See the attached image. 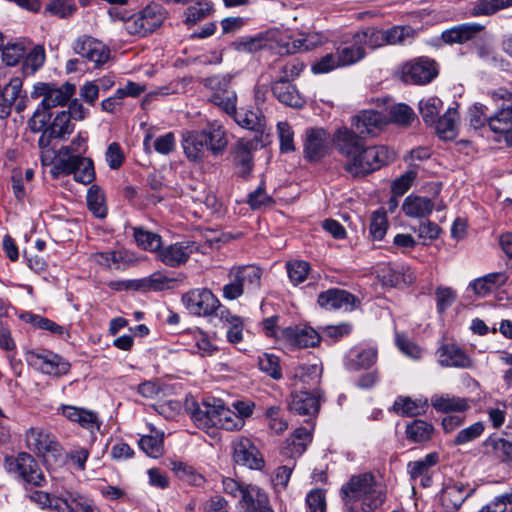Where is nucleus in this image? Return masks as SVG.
<instances>
[{
    "label": "nucleus",
    "instance_id": "nucleus-47",
    "mask_svg": "<svg viewBox=\"0 0 512 512\" xmlns=\"http://www.w3.org/2000/svg\"><path fill=\"white\" fill-rule=\"evenodd\" d=\"M87 206L97 218L107 216V206L105 204L104 192L98 185H91L87 191Z\"/></svg>",
    "mask_w": 512,
    "mask_h": 512
},
{
    "label": "nucleus",
    "instance_id": "nucleus-3",
    "mask_svg": "<svg viewBox=\"0 0 512 512\" xmlns=\"http://www.w3.org/2000/svg\"><path fill=\"white\" fill-rule=\"evenodd\" d=\"M395 156V152L387 146L367 147L364 144L357 152L345 159L344 169L354 177L365 176L389 164Z\"/></svg>",
    "mask_w": 512,
    "mask_h": 512
},
{
    "label": "nucleus",
    "instance_id": "nucleus-22",
    "mask_svg": "<svg viewBox=\"0 0 512 512\" xmlns=\"http://www.w3.org/2000/svg\"><path fill=\"white\" fill-rule=\"evenodd\" d=\"M233 460L236 464L250 469H261L264 460L250 439L240 437L233 442Z\"/></svg>",
    "mask_w": 512,
    "mask_h": 512
},
{
    "label": "nucleus",
    "instance_id": "nucleus-16",
    "mask_svg": "<svg viewBox=\"0 0 512 512\" xmlns=\"http://www.w3.org/2000/svg\"><path fill=\"white\" fill-rule=\"evenodd\" d=\"M199 251V245L194 241H181L160 247L157 259L172 268L185 264L190 256Z\"/></svg>",
    "mask_w": 512,
    "mask_h": 512
},
{
    "label": "nucleus",
    "instance_id": "nucleus-31",
    "mask_svg": "<svg viewBox=\"0 0 512 512\" xmlns=\"http://www.w3.org/2000/svg\"><path fill=\"white\" fill-rule=\"evenodd\" d=\"M61 506L58 512H101L95 502L77 491L63 488Z\"/></svg>",
    "mask_w": 512,
    "mask_h": 512
},
{
    "label": "nucleus",
    "instance_id": "nucleus-24",
    "mask_svg": "<svg viewBox=\"0 0 512 512\" xmlns=\"http://www.w3.org/2000/svg\"><path fill=\"white\" fill-rule=\"evenodd\" d=\"M351 125L357 134L365 138L379 134L386 125V121L380 112L364 110L352 118Z\"/></svg>",
    "mask_w": 512,
    "mask_h": 512
},
{
    "label": "nucleus",
    "instance_id": "nucleus-48",
    "mask_svg": "<svg viewBox=\"0 0 512 512\" xmlns=\"http://www.w3.org/2000/svg\"><path fill=\"white\" fill-rule=\"evenodd\" d=\"M213 11L214 8L211 1L197 0L195 5H191L186 9L184 23L188 26L195 25L209 16Z\"/></svg>",
    "mask_w": 512,
    "mask_h": 512
},
{
    "label": "nucleus",
    "instance_id": "nucleus-13",
    "mask_svg": "<svg viewBox=\"0 0 512 512\" xmlns=\"http://www.w3.org/2000/svg\"><path fill=\"white\" fill-rule=\"evenodd\" d=\"M496 111L489 116V130L501 131V126L512 125V92L498 88L489 93Z\"/></svg>",
    "mask_w": 512,
    "mask_h": 512
},
{
    "label": "nucleus",
    "instance_id": "nucleus-62",
    "mask_svg": "<svg viewBox=\"0 0 512 512\" xmlns=\"http://www.w3.org/2000/svg\"><path fill=\"white\" fill-rule=\"evenodd\" d=\"M322 374V366L319 364H303L296 368L295 377L302 383L316 385L319 383Z\"/></svg>",
    "mask_w": 512,
    "mask_h": 512
},
{
    "label": "nucleus",
    "instance_id": "nucleus-44",
    "mask_svg": "<svg viewBox=\"0 0 512 512\" xmlns=\"http://www.w3.org/2000/svg\"><path fill=\"white\" fill-rule=\"evenodd\" d=\"M356 33V42L365 47L375 50L387 46L385 30L376 27H366Z\"/></svg>",
    "mask_w": 512,
    "mask_h": 512
},
{
    "label": "nucleus",
    "instance_id": "nucleus-20",
    "mask_svg": "<svg viewBox=\"0 0 512 512\" xmlns=\"http://www.w3.org/2000/svg\"><path fill=\"white\" fill-rule=\"evenodd\" d=\"M57 413L91 434L99 431L102 425L99 414L84 407L62 404L57 408Z\"/></svg>",
    "mask_w": 512,
    "mask_h": 512
},
{
    "label": "nucleus",
    "instance_id": "nucleus-64",
    "mask_svg": "<svg viewBox=\"0 0 512 512\" xmlns=\"http://www.w3.org/2000/svg\"><path fill=\"white\" fill-rule=\"evenodd\" d=\"M24 42L8 43L2 50V59L8 66L17 65L26 54Z\"/></svg>",
    "mask_w": 512,
    "mask_h": 512
},
{
    "label": "nucleus",
    "instance_id": "nucleus-35",
    "mask_svg": "<svg viewBox=\"0 0 512 512\" xmlns=\"http://www.w3.org/2000/svg\"><path fill=\"white\" fill-rule=\"evenodd\" d=\"M227 328L226 337L229 343L238 344L243 340L244 319L233 314L228 308H220L216 314Z\"/></svg>",
    "mask_w": 512,
    "mask_h": 512
},
{
    "label": "nucleus",
    "instance_id": "nucleus-27",
    "mask_svg": "<svg viewBox=\"0 0 512 512\" xmlns=\"http://www.w3.org/2000/svg\"><path fill=\"white\" fill-rule=\"evenodd\" d=\"M280 32L267 31L253 37H243L235 43L239 52L254 53L265 48L276 49L279 52Z\"/></svg>",
    "mask_w": 512,
    "mask_h": 512
},
{
    "label": "nucleus",
    "instance_id": "nucleus-63",
    "mask_svg": "<svg viewBox=\"0 0 512 512\" xmlns=\"http://www.w3.org/2000/svg\"><path fill=\"white\" fill-rule=\"evenodd\" d=\"M387 215L384 209H378L371 215L370 235L374 240H382L388 229Z\"/></svg>",
    "mask_w": 512,
    "mask_h": 512
},
{
    "label": "nucleus",
    "instance_id": "nucleus-11",
    "mask_svg": "<svg viewBox=\"0 0 512 512\" xmlns=\"http://www.w3.org/2000/svg\"><path fill=\"white\" fill-rule=\"evenodd\" d=\"M25 442L27 448L39 457H46L48 454L55 455L62 449L56 436L42 426H33L26 430Z\"/></svg>",
    "mask_w": 512,
    "mask_h": 512
},
{
    "label": "nucleus",
    "instance_id": "nucleus-21",
    "mask_svg": "<svg viewBox=\"0 0 512 512\" xmlns=\"http://www.w3.org/2000/svg\"><path fill=\"white\" fill-rule=\"evenodd\" d=\"M222 404L220 399L207 398L201 404L195 405L191 411V419L198 428L203 430L216 427Z\"/></svg>",
    "mask_w": 512,
    "mask_h": 512
},
{
    "label": "nucleus",
    "instance_id": "nucleus-58",
    "mask_svg": "<svg viewBox=\"0 0 512 512\" xmlns=\"http://www.w3.org/2000/svg\"><path fill=\"white\" fill-rule=\"evenodd\" d=\"M438 462L437 453H429L423 459L412 461L408 463V473L412 479H417L421 476H426L429 469L436 465Z\"/></svg>",
    "mask_w": 512,
    "mask_h": 512
},
{
    "label": "nucleus",
    "instance_id": "nucleus-45",
    "mask_svg": "<svg viewBox=\"0 0 512 512\" xmlns=\"http://www.w3.org/2000/svg\"><path fill=\"white\" fill-rule=\"evenodd\" d=\"M174 279L168 277L164 272L157 271L147 278L135 281V289L142 291H163L171 287Z\"/></svg>",
    "mask_w": 512,
    "mask_h": 512
},
{
    "label": "nucleus",
    "instance_id": "nucleus-12",
    "mask_svg": "<svg viewBox=\"0 0 512 512\" xmlns=\"http://www.w3.org/2000/svg\"><path fill=\"white\" fill-rule=\"evenodd\" d=\"M23 81L19 77H12L4 86L0 85V118L6 119L11 115L13 108L19 113L25 105L26 95L22 90Z\"/></svg>",
    "mask_w": 512,
    "mask_h": 512
},
{
    "label": "nucleus",
    "instance_id": "nucleus-15",
    "mask_svg": "<svg viewBox=\"0 0 512 512\" xmlns=\"http://www.w3.org/2000/svg\"><path fill=\"white\" fill-rule=\"evenodd\" d=\"M76 54L92 62L95 67H101L110 59V49L100 40L81 35L73 43Z\"/></svg>",
    "mask_w": 512,
    "mask_h": 512
},
{
    "label": "nucleus",
    "instance_id": "nucleus-25",
    "mask_svg": "<svg viewBox=\"0 0 512 512\" xmlns=\"http://www.w3.org/2000/svg\"><path fill=\"white\" fill-rule=\"evenodd\" d=\"M282 338L297 348L315 347L321 341L319 333L308 325L286 327L282 330Z\"/></svg>",
    "mask_w": 512,
    "mask_h": 512
},
{
    "label": "nucleus",
    "instance_id": "nucleus-56",
    "mask_svg": "<svg viewBox=\"0 0 512 512\" xmlns=\"http://www.w3.org/2000/svg\"><path fill=\"white\" fill-rule=\"evenodd\" d=\"M45 50L42 46H35L26 54L23 59V71L25 74H34L45 62Z\"/></svg>",
    "mask_w": 512,
    "mask_h": 512
},
{
    "label": "nucleus",
    "instance_id": "nucleus-38",
    "mask_svg": "<svg viewBox=\"0 0 512 512\" xmlns=\"http://www.w3.org/2000/svg\"><path fill=\"white\" fill-rule=\"evenodd\" d=\"M482 28L481 25L472 23L457 25L443 31L441 39L446 44H463L471 40Z\"/></svg>",
    "mask_w": 512,
    "mask_h": 512
},
{
    "label": "nucleus",
    "instance_id": "nucleus-32",
    "mask_svg": "<svg viewBox=\"0 0 512 512\" xmlns=\"http://www.w3.org/2000/svg\"><path fill=\"white\" fill-rule=\"evenodd\" d=\"M319 398L320 391L318 389H314L312 392L298 391L291 395L289 408L300 415H314L319 410Z\"/></svg>",
    "mask_w": 512,
    "mask_h": 512
},
{
    "label": "nucleus",
    "instance_id": "nucleus-52",
    "mask_svg": "<svg viewBox=\"0 0 512 512\" xmlns=\"http://www.w3.org/2000/svg\"><path fill=\"white\" fill-rule=\"evenodd\" d=\"M434 431L432 424L423 420H414L406 428L407 438L416 443H423L430 440Z\"/></svg>",
    "mask_w": 512,
    "mask_h": 512
},
{
    "label": "nucleus",
    "instance_id": "nucleus-55",
    "mask_svg": "<svg viewBox=\"0 0 512 512\" xmlns=\"http://www.w3.org/2000/svg\"><path fill=\"white\" fill-rule=\"evenodd\" d=\"M217 421L216 427L227 431L240 430L245 424V420H242L241 416L226 407L224 403L222 404V407H220L219 419Z\"/></svg>",
    "mask_w": 512,
    "mask_h": 512
},
{
    "label": "nucleus",
    "instance_id": "nucleus-19",
    "mask_svg": "<svg viewBox=\"0 0 512 512\" xmlns=\"http://www.w3.org/2000/svg\"><path fill=\"white\" fill-rule=\"evenodd\" d=\"M330 143V134L325 129H307L303 145L304 157L311 162L319 161L329 153Z\"/></svg>",
    "mask_w": 512,
    "mask_h": 512
},
{
    "label": "nucleus",
    "instance_id": "nucleus-54",
    "mask_svg": "<svg viewBox=\"0 0 512 512\" xmlns=\"http://www.w3.org/2000/svg\"><path fill=\"white\" fill-rule=\"evenodd\" d=\"M22 318L25 322L31 323L34 327L50 331L56 336L63 337L64 335H69L65 327L40 315L28 313L23 315Z\"/></svg>",
    "mask_w": 512,
    "mask_h": 512
},
{
    "label": "nucleus",
    "instance_id": "nucleus-41",
    "mask_svg": "<svg viewBox=\"0 0 512 512\" xmlns=\"http://www.w3.org/2000/svg\"><path fill=\"white\" fill-rule=\"evenodd\" d=\"M434 209V203L427 197L410 195L403 202L402 210L406 216L412 218H423L428 216Z\"/></svg>",
    "mask_w": 512,
    "mask_h": 512
},
{
    "label": "nucleus",
    "instance_id": "nucleus-29",
    "mask_svg": "<svg viewBox=\"0 0 512 512\" xmlns=\"http://www.w3.org/2000/svg\"><path fill=\"white\" fill-rule=\"evenodd\" d=\"M473 491L461 482H449L442 489L441 504L447 512H454L472 495Z\"/></svg>",
    "mask_w": 512,
    "mask_h": 512
},
{
    "label": "nucleus",
    "instance_id": "nucleus-1",
    "mask_svg": "<svg viewBox=\"0 0 512 512\" xmlns=\"http://www.w3.org/2000/svg\"><path fill=\"white\" fill-rule=\"evenodd\" d=\"M228 145L224 127L218 122H211L202 130L185 131L182 133L181 146L186 158L195 163L205 158L206 151L213 155H221Z\"/></svg>",
    "mask_w": 512,
    "mask_h": 512
},
{
    "label": "nucleus",
    "instance_id": "nucleus-7",
    "mask_svg": "<svg viewBox=\"0 0 512 512\" xmlns=\"http://www.w3.org/2000/svg\"><path fill=\"white\" fill-rule=\"evenodd\" d=\"M182 303L187 311L194 316L209 317L220 312L219 299L207 288L191 289L182 296Z\"/></svg>",
    "mask_w": 512,
    "mask_h": 512
},
{
    "label": "nucleus",
    "instance_id": "nucleus-8",
    "mask_svg": "<svg viewBox=\"0 0 512 512\" xmlns=\"http://www.w3.org/2000/svg\"><path fill=\"white\" fill-rule=\"evenodd\" d=\"M52 173L57 176L59 174H72L76 182L88 185L95 179L94 163L91 158L82 155H72L68 158H60L54 165Z\"/></svg>",
    "mask_w": 512,
    "mask_h": 512
},
{
    "label": "nucleus",
    "instance_id": "nucleus-18",
    "mask_svg": "<svg viewBox=\"0 0 512 512\" xmlns=\"http://www.w3.org/2000/svg\"><path fill=\"white\" fill-rule=\"evenodd\" d=\"M259 145V136L241 138L236 142L232 150V155L239 176L247 177L250 175L254 166L253 152L258 149Z\"/></svg>",
    "mask_w": 512,
    "mask_h": 512
},
{
    "label": "nucleus",
    "instance_id": "nucleus-6",
    "mask_svg": "<svg viewBox=\"0 0 512 512\" xmlns=\"http://www.w3.org/2000/svg\"><path fill=\"white\" fill-rule=\"evenodd\" d=\"M165 19V9L159 4L152 3L130 16L125 23V28L131 35L145 36L159 28Z\"/></svg>",
    "mask_w": 512,
    "mask_h": 512
},
{
    "label": "nucleus",
    "instance_id": "nucleus-53",
    "mask_svg": "<svg viewBox=\"0 0 512 512\" xmlns=\"http://www.w3.org/2000/svg\"><path fill=\"white\" fill-rule=\"evenodd\" d=\"M377 360L376 348L369 347L362 349L348 359L347 367L350 370L366 369L372 366Z\"/></svg>",
    "mask_w": 512,
    "mask_h": 512
},
{
    "label": "nucleus",
    "instance_id": "nucleus-57",
    "mask_svg": "<svg viewBox=\"0 0 512 512\" xmlns=\"http://www.w3.org/2000/svg\"><path fill=\"white\" fill-rule=\"evenodd\" d=\"M57 139H65L66 136L70 135L74 131V124L69 118V113L66 111H60L56 114L53 122L48 127Z\"/></svg>",
    "mask_w": 512,
    "mask_h": 512
},
{
    "label": "nucleus",
    "instance_id": "nucleus-42",
    "mask_svg": "<svg viewBox=\"0 0 512 512\" xmlns=\"http://www.w3.org/2000/svg\"><path fill=\"white\" fill-rule=\"evenodd\" d=\"M459 115L456 108H449L446 113L435 120V130L444 140H452L457 136Z\"/></svg>",
    "mask_w": 512,
    "mask_h": 512
},
{
    "label": "nucleus",
    "instance_id": "nucleus-34",
    "mask_svg": "<svg viewBox=\"0 0 512 512\" xmlns=\"http://www.w3.org/2000/svg\"><path fill=\"white\" fill-rule=\"evenodd\" d=\"M438 363L443 367L469 368L471 359L455 344L442 345L437 350Z\"/></svg>",
    "mask_w": 512,
    "mask_h": 512
},
{
    "label": "nucleus",
    "instance_id": "nucleus-37",
    "mask_svg": "<svg viewBox=\"0 0 512 512\" xmlns=\"http://www.w3.org/2000/svg\"><path fill=\"white\" fill-rule=\"evenodd\" d=\"M232 114H234V119L239 126L256 132L255 136L262 137L266 127V119L260 109H242L239 112L235 110Z\"/></svg>",
    "mask_w": 512,
    "mask_h": 512
},
{
    "label": "nucleus",
    "instance_id": "nucleus-36",
    "mask_svg": "<svg viewBox=\"0 0 512 512\" xmlns=\"http://www.w3.org/2000/svg\"><path fill=\"white\" fill-rule=\"evenodd\" d=\"M271 89L273 95L286 106L301 108L305 104L295 85L289 81H274Z\"/></svg>",
    "mask_w": 512,
    "mask_h": 512
},
{
    "label": "nucleus",
    "instance_id": "nucleus-17",
    "mask_svg": "<svg viewBox=\"0 0 512 512\" xmlns=\"http://www.w3.org/2000/svg\"><path fill=\"white\" fill-rule=\"evenodd\" d=\"M438 74L437 64L434 60L420 57L406 63L402 68V78L406 83L427 84Z\"/></svg>",
    "mask_w": 512,
    "mask_h": 512
},
{
    "label": "nucleus",
    "instance_id": "nucleus-49",
    "mask_svg": "<svg viewBox=\"0 0 512 512\" xmlns=\"http://www.w3.org/2000/svg\"><path fill=\"white\" fill-rule=\"evenodd\" d=\"M62 493L63 488H55L51 494L44 491H34L31 493L30 499L42 509L58 512L57 506H61L62 499H60V496H62Z\"/></svg>",
    "mask_w": 512,
    "mask_h": 512
},
{
    "label": "nucleus",
    "instance_id": "nucleus-39",
    "mask_svg": "<svg viewBox=\"0 0 512 512\" xmlns=\"http://www.w3.org/2000/svg\"><path fill=\"white\" fill-rule=\"evenodd\" d=\"M336 51L342 67L356 64L366 56L364 46L356 42V33L352 35L350 42H344Z\"/></svg>",
    "mask_w": 512,
    "mask_h": 512
},
{
    "label": "nucleus",
    "instance_id": "nucleus-10",
    "mask_svg": "<svg viewBox=\"0 0 512 512\" xmlns=\"http://www.w3.org/2000/svg\"><path fill=\"white\" fill-rule=\"evenodd\" d=\"M230 77L214 75L205 79V86L211 90L210 102L227 114L235 112L237 95L230 86Z\"/></svg>",
    "mask_w": 512,
    "mask_h": 512
},
{
    "label": "nucleus",
    "instance_id": "nucleus-61",
    "mask_svg": "<svg viewBox=\"0 0 512 512\" xmlns=\"http://www.w3.org/2000/svg\"><path fill=\"white\" fill-rule=\"evenodd\" d=\"M442 104V101L437 97H429L419 102V111L425 123H435L442 108Z\"/></svg>",
    "mask_w": 512,
    "mask_h": 512
},
{
    "label": "nucleus",
    "instance_id": "nucleus-30",
    "mask_svg": "<svg viewBox=\"0 0 512 512\" xmlns=\"http://www.w3.org/2000/svg\"><path fill=\"white\" fill-rule=\"evenodd\" d=\"M238 509L243 512H262L269 506L268 495L255 485H245L238 499Z\"/></svg>",
    "mask_w": 512,
    "mask_h": 512
},
{
    "label": "nucleus",
    "instance_id": "nucleus-40",
    "mask_svg": "<svg viewBox=\"0 0 512 512\" xmlns=\"http://www.w3.org/2000/svg\"><path fill=\"white\" fill-rule=\"evenodd\" d=\"M311 442V432L305 427L297 428L293 434L286 440L283 448V454L289 457L301 456Z\"/></svg>",
    "mask_w": 512,
    "mask_h": 512
},
{
    "label": "nucleus",
    "instance_id": "nucleus-5",
    "mask_svg": "<svg viewBox=\"0 0 512 512\" xmlns=\"http://www.w3.org/2000/svg\"><path fill=\"white\" fill-rule=\"evenodd\" d=\"M4 469L7 473L33 486L41 487L46 483L42 469L29 453L20 452L16 456H5Z\"/></svg>",
    "mask_w": 512,
    "mask_h": 512
},
{
    "label": "nucleus",
    "instance_id": "nucleus-14",
    "mask_svg": "<svg viewBox=\"0 0 512 512\" xmlns=\"http://www.w3.org/2000/svg\"><path fill=\"white\" fill-rule=\"evenodd\" d=\"M26 361L42 373L61 376L70 370V364L58 354L51 351H29L26 354Z\"/></svg>",
    "mask_w": 512,
    "mask_h": 512
},
{
    "label": "nucleus",
    "instance_id": "nucleus-4",
    "mask_svg": "<svg viewBox=\"0 0 512 512\" xmlns=\"http://www.w3.org/2000/svg\"><path fill=\"white\" fill-rule=\"evenodd\" d=\"M262 271L253 265L233 267L228 272V283L222 288L223 297L227 300H235L241 297L245 291L256 292L261 286Z\"/></svg>",
    "mask_w": 512,
    "mask_h": 512
},
{
    "label": "nucleus",
    "instance_id": "nucleus-33",
    "mask_svg": "<svg viewBox=\"0 0 512 512\" xmlns=\"http://www.w3.org/2000/svg\"><path fill=\"white\" fill-rule=\"evenodd\" d=\"M432 407L440 413H462L470 408V401L465 397H459L449 393L434 394L431 397Z\"/></svg>",
    "mask_w": 512,
    "mask_h": 512
},
{
    "label": "nucleus",
    "instance_id": "nucleus-46",
    "mask_svg": "<svg viewBox=\"0 0 512 512\" xmlns=\"http://www.w3.org/2000/svg\"><path fill=\"white\" fill-rule=\"evenodd\" d=\"M484 446L487 452L492 453L498 459L512 461V443L510 441L491 435L485 440Z\"/></svg>",
    "mask_w": 512,
    "mask_h": 512
},
{
    "label": "nucleus",
    "instance_id": "nucleus-9",
    "mask_svg": "<svg viewBox=\"0 0 512 512\" xmlns=\"http://www.w3.org/2000/svg\"><path fill=\"white\" fill-rule=\"evenodd\" d=\"M75 92L76 86L69 82L59 87L52 83L38 82L33 86L31 97L35 99L42 97L41 106L51 109L67 104Z\"/></svg>",
    "mask_w": 512,
    "mask_h": 512
},
{
    "label": "nucleus",
    "instance_id": "nucleus-2",
    "mask_svg": "<svg viewBox=\"0 0 512 512\" xmlns=\"http://www.w3.org/2000/svg\"><path fill=\"white\" fill-rule=\"evenodd\" d=\"M341 495L345 505L351 510L360 502L363 512L377 509L386 499L384 486L369 472L353 475L342 486Z\"/></svg>",
    "mask_w": 512,
    "mask_h": 512
},
{
    "label": "nucleus",
    "instance_id": "nucleus-59",
    "mask_svg": "<svg viewBox=\"0 0 512 512\" xmlns=\"http://www.w3.org/2000/svg\"><path fill=\"white\" fill-rule=\"evenodd\" d=\"M45 11L53 16L66 19L76 13L77 6L74 0H50Z\"/></svg>",
    "mask_w": 512,
    "mask_h": 512
},
{
    "label": "nucleus",
    "instance_id": "nucleus-51",
    "mask_svg": "<svg viewBox=\"0 0 512 512\" xmlns=\"http://www.w3.org/2000/svg\"><path fill=\"white\" fill-rule=\"evenodd\" d=\"M134 239L137 245L147 251L158 253L161 245V236L141 227L134 228Z\"/></svg>",
    "mask_w": 512,
    "mask_h": 512
},
{
    "label": "nucleus",
    "instance_id": "nucleus-23",
    "mask_svg": "<svg viewBox=\"0 0 512 512\" xmlns=\"http://www.w3.org/2000/svg\"><path fill=\"white\" fill-rule=\"evenodd\" d=\"M318 304L327 310H353L359 300L346 290L332 288L321 292L317 299Z\"/></svg>",
    "mask_w": 512,
    "mask_h": 512
},
{
    "label": "nucleus",
    "instance_id": "nucleus-43",
    "mask_svg": "<svg viewBox=\"0 0 512 512\" xmlns=\"http://www.w3.org/2000/svg\"><path fill=\"white\" fill-rule=\"evenodd\" d=\"M428 407L427 399H412L410 397L399 396L393 404V410L402 416L413 417L426 411Z\"/></svg>",
    "mask_w": 512,
    "mask_h": 512
},
{
    "label": "nucleus",
    "instance_id": "nucleus-60",
    "mask_svg": "<svg viewBox=\"0 0 512 512\" xmlns=\"http://www.w3.org/2000/svg\"><path fill=\"white\" fill-rule=\"evenodd\" d=\"M143 452L152 458H159L164 452L162 435H144L139 440Z\"/></svg>",
    "mask_w": 512,
    "mask_h": 512
},
{
    "label": "nucleus",
    "instance_id": "nucleus-28",
    "mask_svg": "<svg viewBox=\"0 0 512 512\" xmlns=\"http://www.w3.org/2000/svg\"><path fill=\"white\" fill-rule=\"evenodd\" d=\"M332 142L338 153L347 159L364 145L363 138L353 129L348 127H339L333 134Z\"/></svg>",
    "mask_w": 512,
    "mask_h": 512
},
{
    "label": "nucleus",
    "instance_id": "nucleus-26",
    "mask_svg": "<svg viewBox=\"0 0 512 512\" xmlns=\"http://www.w3.org/2000/svg\"><path fill=\"white\" fill-rule=\"evenodd\" d=\"M323 37L318 33H308L301 35L298 39H292L288 35L280 33L279 54H294L306 52L322 45Z\"/></svg>",
    "mask_w": 512,
    "mask_h": 512
},
{
    "label": "nucleus",
    "instance_id": "nucleus-50",
    "mask_svg": "<svg viewBox=\"0 0 512 512\" xmlns=\"http://www.w3.org/2000/svg\"><path fill=\"white\" fill-rule=\"evenodd\" d=\"M384 30L387 46L406 44L416 36V31L409 25H396Z\"/></svg>",
    "mask_w": 512,
    "mask_h": 512
}]
</instances>
